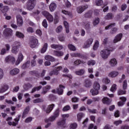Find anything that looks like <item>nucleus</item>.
I'll use <instances>...</instances> for the list:
<instances>
[{
  "label": "nucleus",
  "instance_id": "obj_56",
  "mask_svg": "<svg viewBox=\"0 0 129 129\" xmlns=\"http://www.w3.org/2000/svg\"><path fill=\"white\" fill-rule=\"evenodd\" d=\"M102 82H103V83H105V84H108V83L110 82V80L108 79V78H106L103 79Z\"/></svg>",
  "mask_w": 129,
  "mask_h": 129
},
{
  "label": "nucleus",
  "instance_id": "obj_42",
  "mask_svg": "<svg viewBox=\"0 0 129 129\" xmlns=\"http://www.w3.org/2000/svg\"><path fill=\"white\" fill-rule=\"evenodd\" d=\"M68 47L71 51H76V47L72 44H68Z\"/></svg>",
  "mask_w": 129,
  "mask_h": 129
},
{
  "label": "nucleus",
  "instance_id": "obj_48",
  "mask_svg": "<svg viewBox=\"0 0 129 129\" xmlns=\"http://www.w3.org/2000/svg\"><path fill=\"white\" fill-rule=\"evenodd\" d=\"M90 92L92 93V95H97V94H98V90H94L93 89H92L90 90Z\"/></svg>",
  "mask_w": 129,
  "mask_h": 129
},
{
  "label": "nucleus",
  "instance_id": "obj_58",
  "mask_svg": "<svg viewBox=\"0 0 129 129\" xmlns=\"http://www.w3.org/2000/svg\"><path fill=\"white\" fill-rule=\"evenodd\" d=\"M32 120H33V117H29L25 119V122H26V123H29V122H31Z\"/></svg>",
  "mask_w": 129,
  "mask_h": 129
},
{
  "label": "nucleus",
  "instance_id": "obj_37",
  "mask_svg": "<svg viewBox=\"0 0 129 129\" xmlns=\"http://www.w3.org/2000/svg\"><path fill=\"white\" fill-rule=\"evenodd\" d=\"M19 46H15L12 47V52L13 54H17L19 52Z\"/></svg>",
  "mask_w": 129,
  "mask_h": 129
},
{
  "label": "nucleus",
  "instance_id": "obj_51",
  "mask_svg": "<svg viewBox=\"0 0 129 129\" xmlns=\"http://www.w3.org/2000/svg\"><path fill=\"white\" fill-rule=\"evenodd\" d=\"M87 64L89 66H90V65H92V66H94V65H95V61L94 60L91 59L88 61Z\"/></svg>",
  "mask_w": 129,
  "mask_h": 129
},
{
  "label": "nucleus",
  "instance_id": "obj_12",
  "mask_svg": "<svg viewBox=\"0 0 129 129\" xmlns=\"http://www.w3.org/2000/svg\"><path fill=\"white\" fill-rule=\"evenodd\" d=\"M17 23L19 27H22L23 26V18L20 15L16 16Z\"/></svg>",
  "mask_w": 129,
  "mask_h": 129
},
{
  "label": "nucleus",
  "instance_id": "obj_28",
  "mask_svg": "<svg viewBox=\"0 0 129 129\" xmlns=\"http://www.w3.org/2000/svg\"><path fill=\"white\" fill-rule=\"evenodd\" d=\"M63 26L66 28V32L67 34H68L70 32L69 30V23L67 22V21H63Z\"/></svg>",
  "mask_w": 129,
  "mask_h": 129
},
{
  "label": "nucleus",
  "instance_id": "obj_6",
  "mask_svg": "<svg viewBox=\"0 0 129 129\" xmlns=\"http://www.w3.org/2000/svg\"><path fill=\"white\" fill-rule=\"evenodd\" d=\"M45 60H47L44 62L45 66H50L51 65V62L55 61V58L53 57V56L51 55H46L45 56Z\"/></svg>",
  "mask_w": 129,
  "mask_h": 129
},
{
  "label": "nucleus",
  "instance_id": "obj_31",
  "mask_svg": "<svg viewBox=\"0 0 129 129\" xmlns=\"http://www.w3.org/2000/svg\"><path fill=\"white\" fill-rule=\"evenodd\" d=\"M8 89H9V86L7 85H4V86L0 89V93H4V92H6Z\"/></svg>",
  "mask_w": 129,
  "mask_h": 129
},
{
  "label": "nucleus",
  "instance_id": "obj_5",
  "mask_svg": "<svg viewBox=\"0 0 129 129\" xmlns=\"http://www.w3.org/2000/svg\"><path fill=\"white\" fill-rule=\"evenodd\" d=\"M62 119L61 120L57 122V124L58 125V126H61V127H65L66 125H65L66 123V117H69V114H63L62 115Z\"/></svg>",
  "mask_w": 129,
  "mask_h": 129
},
{
  "label": "nucleus",
  "instance_id": "obj_20",
  "mask_svg": "<svg viewBox=\"0 0 129 129\" xmlns=\"http://www.w3.org/2000/svg\"><path fill=\"white\" fill-rule=\"evenodd\" d=\"M72 57H79L81 59H85V56L80 53H71Z\"/></svg>",
  "mask_w": 129,
  "mask_h": 129
},
{
  "label": "nucleus",
  "instance_id": "obj_35",
  "mask_svg": "<svg viewBox=\"0 0 129 129\" xmlns=\"http://www.w3.org/2000/svg\"><path fill=\"white\" fill-rule=\"evenodd\" d=\"M42 89V86H39L38 87H34L31 90V93H34L36 91H39Z\"/></svg>",
  "mask_w": 129,
  "mask_h": 129
},
{
  "label": "nucleus",
  "instance_id": "obj_3",
  "mask_svg": "<svg viewBox=\"0 0 129 129\" xmlns=\"http://www.w3.org/2000/svg\"><path fill=\"white\" fill-rule=\"evenodd\" d=\"M113 50H109L108 49H103L101 51L100 54L101 57L103 58V59H107L108 56L110 55V52H112Z\"/></svg>",
  "mask_w": 129,
  "mask_h": 129
},
{
  "label": "nucleus",
  "instance_id": "obj_16",
  "mask_svg": "<svg viewBox=\"0 0 129 129\" xmlns=\"http://www.w3.org/2000/svg\"><path fill=\"white\" fill-rule=\"evenodd\" d=\"M51 89V86L46 85L42 88V91L41 92V94L45 95L47 92H49V90Z\"/></svg>",
  "mask_w": 129,
  "mask_h": 129
},
{
  "label": "nucleus",
  "instance_id": "obj_10",
  "mask_svg": "<svg viewBox=\"0 0 129 129\" xmlns=\"http://www.w3.org/2000/svg\"><path fill=\"white\" fill-rule=\"evenodd\" d=\"M87 9H88V5L81 6L77 8V12L78 14H82Z\"/></svg>",
  "mask_w": 129,
  "mask_h": 129
},
{
  "label": "nucleus",
  "instance_id": "obj_47",
  "mask_svg": "<svg viewBox=\"0 0 129 129\" xmlns=\"http://www.w3.org/2000/svg\"><path fill=\"white\" fill-rule=\"evenodd\" d=\"M62 30H63V27H62L61 25H59L56 29V33H57V34H59V33H61V32H62Z\"/></svg>",
  "mask_w": 129,
  "mask_h": 129
},
{
  "label": "nucleus",
  "instance_id": "obj_49",
  "mask_svg": "<svg viewBox=\"0 0 129 129\" xmlns=\"http://www.w3.org/2000/svg\"><path fill=\"white\" fill-rule=\"evenodd\" d=\"M62 14H64V15H67L68 16H69V17H71L72 16V13L70 12H68L66 10H62L61 11Z\"/></svg>",
  "mask_w": 129,
  "mask_h": 129
},
{
  "label": "nucleus",
  "instance_id": "obj_54",
  "mask_svg": "<svg viewBox=\"0 0 129 129\" xmlns=\"http://www.w3.org/2000/svg\"><path fill=\"white\" fill-rule=\"evenodd\" d=\"M55 96L53 94H49L48 95V99L50 101H53V100L55 99Z\"/></svg>",
  "mask_w": 129,
  "mask_h": 129
},
{
  "label": "nucleus",
  "instance_id": "obj_1",
  "mask_svg": "<svg viewBox=\"0 0 129 129\" xmlns=\"http://www.w3.org/2000/svg\"><path fill=\"white\" fill-rule=\"evenodd\" d=\"M60 115V110L59 108L56 109V110L53 112V115L49 117L48 119H45V122H49V121H54L57 117H58Z\"/></svg>",
  "mask_w": 129,
  "mask_h": 129
},
{
  "label": "nucleus",
  "instance_id": "obj_45",
  "mask_svg": "<svg viewBox=\"0 0 129 129\" xmlns=\"http://www.w3.org/2000/svg\"><path fill=\"white\" fill-rule=\"evenodd\" d=\"M4 4H6V5H9V6H14V2L12 0L4 1Z\"/></svg>",
  "mask_w": 129,
  "mask_h": 129
},
{
  "label": "nucleus",
  "instance_id": "obj_44",
  "mask_svg": "<svg viewBox=\"0 0 129 129\" xmlns=\"http://www.w3.org/2000/svg\"><path fill=\"white\" fill-rule=\"evenodd\" d=\"M99 46V42L98 40H96L95 42L94 45L93 46V50H97V48H98Z\"/></svg>",
  "mask_w": 129,
  "mask_h": 129
},
{
  "label": "nucleus",
  "instance_id": "obj_14",
  "mask_svg": "<svg viewBox=\"0 0 129 129\" xmlns=\"http://www.w3.org/2000/svg\"><path fill=\"white\" fill-rule=\"evenodd\" d=\"M15 61H16L15 57L11 55L7 56L5 58V62L7 63H15Z\"/></svg>",
  "mask_w": 129,
  "mask_h": 129
},
{
  "label": "nucleus",
  "instance_id": "obj_41",
  "mask_svg": "<svg viewBox=\"0 0 129 129\" xmlns=\"http://www.w3.org/2000/svg\"><path fill=\"white\" fill-rule=\"evenodd\" d=\"M92 11H89L87 13L84 14L85 18H91L92 16Z\"/></svg>",
  "mask_w": 129,
  "mask_h": 129
},
{
  "label": "nucleus",
  "instance_id": "obj_23",
  "mask_svg": "<svg viewBox=\"0 0 129 129\" xmlns=\"http://www.w3.org/2000/svg\"><path fill=\"white\" fill-rule=\"evenodd\" d=\"M55 107V104H51L50 105H49L46 108V110H45L46 113H50L51 111L53 110V109Z\"/></svg>",
  "mask_w": 129,
  "mask_h": 129
},
{
  "label": "nucleus",
  "instance_id": "obj_33",
  "mask_svg": "<svg viewBox=\"0 0 129 129\" xmlns=\"http://www.w3.org/2000/svg\"><path fill=\"white\" fill-rule=\"evenodd\" d=\"M47 49H48V43H45L43 45V47L41 48V53L43 54V53H45V52L47 51Z\"/></svg>",
  "mask_w": 129,
  "mask_h": 129
},
{
  "label": "nucleus",
  "instance_id": "obj_30",
  "mask_svg": "<svg viewBox=\"0 0 129 129\" xmlns=\"http://www.w3.org/2000/svg\"><path fill=\"white\" fill-rule=\"evenodd\" d=\"M84 73H85V70L84 69H81L79 71H77L75 72V74H76V75H78L79 76L83 75Z\"/></svg>",
  "mask_w": 129,
  "mask_h": 129
},
{
  "label": "nucleus",
  "instance_id": "obj_39",
  "mask_svg": "<svg viewBox=\"0 0 129 129\" xmlns=\"http://www.w3.org/2000/svg\"><path fill=\"white\" fill-rule=\"evenodd\" d=\"M117 64V61L115 58H112L110 61V65L111 66H115Z\"/></svg>",
  "mask_w": 129,
  "mask_h": 129
},
{
  "label": "nucleus",
  "instance_id": "obj_8",
  "mask_svg": "<svg viewBox=\"0 0 129 129\" xmlns=\"http://www.w3.org/2000/svg\"><path fill=\"white\" fill-rule=\"evenodd\" d=\"M42 14L44 17H45L48 22H53V21H54L53 16H52V15H51L48 11H44L42 12Z\"/></svg>",
  "mask_w": 129,
  "mask_h": 129
},
{
  "label": "nucleus",
  "instance_id": "obj_24",
  "mask_svg": "<svg viewBox=\"0 0 129 129\" xmlns=\"http://www.w3.org/2000/svg\"><path fill=\"white\" fill-rule=\"evenodd\" d=\"M53 54L54 56H56V57H61V56L64 55V52L62 51L54 50Z\"/></svg>",
  "mask_w": 129,
  "mask_h": 129
},
{
  "label": "nucleus",
  "instance_id": "obj_19",
  "mask_svg": "<svg viewBox=\"0 0 129 129\" xmlns=\"http://www.w3.org/2000/svg\"><path fill=\"white\" fill-rule=\"evenodd\" d=\"M122 38V33H119L117 34L114 38L113 40V43H117V42H119L121 38Z\"/></svg>",
  "mask_w": 129,
  "mask_h": 129
},
{
  "label": "nucleus",
  "instance_id": "obj_17",
  "mask_svg": "<svg viewBox=\"0 0 129 129\" xmlns=\"http://www.w3.org/2000/svg\"><path fill=\"white\" fill-rule=\"evenodd\" d=\"M23 60H24V55H23V53H20L18 55V57L15 63V65H19V64H20V63H21Z\"/></svg>",
  "mask_w": 129,
  "mask_h": 129
},
{
  "label": "nucleus",
  "instance_id": "obj_61",
  "mask_svg": "<svg viewBox=\"0 0 129 129\" xmlns=\"http://www.w3.org/2000/svg\"><path fill=\"white\" fill-rule=\"evenodd\" d=\"M77 127V123H74L70 125V129H76Z\"/></svg>",
  "mask_w": 129,
  "mask_h": 129
},
{
  "label": "nucleus",
  "instance_id": "obj_11",
  "mask_svg": "<svg viewBox=\"0 0 129 129\" xmlns=\"http://www.w3.org/2000/svg\"><path fill=\"white\" fill-rule=\"evenodd\" d=\"M84 86L86 88H90L92 86V82L89 79L85 80L84 82Z\"/></svg>",
  "mask_w": 129,
  "mask_h": 129
},
{
  "label": "nucleus",
  "instance_id": "obj_52",
  "mask_svg": "<svg viewBox=\"0 0 129 129\" xmlns=\"http://www.w3.org/2000/svg\"><path fill=\"white\" fill-rule=\"evenodd\" d=\"M1 11L2 12V13H7V12H8V11H9V7L8 6H4L2 9Z\"/></svg>",
  "mask_w": 129,
  "mask_h": 129
},
{
  "label": "nucleus",
  "instance_id": "obj_27",
  "mask_svg": "<svg viewBox=\"0 0 129 129\" xmlns=\"http://www.w3.org/2000/svg\"><path fill=\"white\" fill-rule=\"evenodd\" d=\"M93 87L95 90H99L100 89V84L97 82H95Z\"/></svg>",
  "mask_w": 129,
  "mask_h": 129
},
{
  "label": "nucleus",
  "instance_id": "obj_4",
  "mask_svg": "<svg viewBox=\"0 0 129 129\" xmlns=\"http://www.w3.org/2000/svg\"><path fill=\"white\" fill-rule=\"evenodd\" d=\"M36 3V0H28L26 5L27 9L28 11H32L35 8Z\"/></svg>",
  "mask_w": 129,
  "mask_h": 129
},
{
  "label": "nucleus",
  "instance_id": "obj_36",
  "mask_svg": "<svg viewBox=\"0 0 129 129\" xmlns=\"http://www.w3.org/2000/svg\"><path fill=\"white\" fill-rule=\"evenodd\" d=\"M30 61L29 60L24 63L22 66V69H27V68H29V67H30Z\"/></svg>",
  "mask_w": 129,
  "mask_h": 129
},
{
  "label": "nucleus",
  "instance_id": "obj_25",
  "mask_svg": "<svg viewBox=\"0 0 129 129\" xmlns=\"http://www.w3.org/2000/svg\"><path fill=\"white\" fill-rule=\"evenodd\" d=\"M102 102L104 104H107V105H109L111 103V100L107 97H104L102 99Z\"/></svg>",
  "mask_w": 129,
  "mask_h": 129
},
{
  "label": "nucleus",
  "instance_id": "obj_57",
  "mask_svg": "<svg viewBox=\"0 0 129 129\" xmlns=\"http://www.w3.org/2000/svg\"><path fill=\"white\" fill-rule=\"evenodd\" d=\"M116 32H117V28L114 27L113 28H112L111 31H110V34L113 35V34H115Z\"/></svg>",
  "mask_w": 129,
  "mask_h": 129
},
{
  "label": "nucleus",
  "instance_id": "obj_40",
  "mask_svg": "<svg viewBox=\"0 0 129 129\" xmlns=\"http://www.w3.org/2000/svg\"><path fill=\"white\" fill-rule=\"evenodd\" d=\"M33 103H40L41 102H44V99L42 98H37L33 101Z\"/></svg>",
  "mask_w": 129,
  "mask_h": 129
},
{
  "label": "nucleus",
  "instance_id": "obj_34",
  "mask_svg": "<svg viewBox=\"0 0 129 129\" xmlns=\"http://www.w3.org/2000/svg\"><path fill=\"white\" fill-rule=\"evenodd\" d=\"M19 72H20V70L15 68L10 71V74L11 75H16Z\"/></svg>",
  "mask_w": 129,
  "mask_h": 129
},
{
  "label": "nucleus",
  "instance_id": "obj_2",
  "mask_svg": "<svg viewBox=\"0 0 129 129\" xmlns=\"http://www.w3.org/2000/svg\"><path fill=\"white\" fill-rule=\"evenodd\" d=\"M29 74L35 76L37 78H40V77L43 78L46 74V70H43L41 74L38 71H31L29 72Z\"/></svg>",
  "mask_w": 129,
  "mask_h": 129
},
{
  "label": "nucleus",
  "instance_id": "obj_64",
  "mask_svg": "<svg viewBox=\"0 0 129 129\" xmlns=\"http://www.w3.org/2000/svg\"><path fill=\"white\" fill-rule=\"evenodd\" d=\"M72 102H78L79 101V98L75 97L72 99Z\"/></svg>",
  "mask_w": 129,
  "mask_h": 129
},
{
  "label": "nucleus",
  "instance_id": "obj_18",
  "mask_svg": "<svg viewBox=\"0 0 129 129\" xmlns=\"http://www.w3.org/2000/svg\"><path fill=\"white\" fill-rule=\"evenodd\" d=\"M52 49H55V50H62L63 49V45L59 44H53L50 45Z\"/></svg>",
  "mask_w": 129,
  "mask_h": 129
},
{
  "label": "nucleus",
  "instance_id": "obj_7",
  "mask_svg": "<svg viewBox=\"0 0 129 129\" xmlns=\"http://www.w3.org/2000/svg\"><path fill=\"white\" fill-rule=\"evenodd\" d=\"M39 46V41L37 39V38L35 37H33L30 42V46L31 48H36V47H38Z\"/></svg>",
  "mask_w": 129,
  "mask_h": 129
},
{
  "label": "nucleus",
  "instance_id": "obj_38",
  "mask_svg": "<svg viewBox=\"0 0 129 129\" xmlns=\"http://www.w3.org/2000/svg\"><path fill=\"white\" fill-rule=\"evenodd\" d=\"M85 62L83 60H81L80 59H77L76 61L74 62V64L76 66H78L80 64H84Z\"/></svg>",
  "mask_w": 129,
  "mask_h": 129
},
{
  "label": "nucleus",
  "instance_id": "obj_63",
  "mask_svg": "<svg viewBox=\"0 0 129 129\" xmlns=\"http://www.w3.org/2000/svg\"><path fill=\"white\" fill-rule=\"evenodd\" d=\"M70 108H71V107H70V106H69V105H67V106H64V107L63 108L62 111H68V110H70Z\"/></svg>",
  "mask_w": 129,
  "mask_h": 129
},
{
  "label": "nucleus",
  "instance_id": "obj_22",
  "mask_svg": "<svg viewBox=\"0 0 129 129\" xmlns=\"http://www.w3.org/2000/svg\"><path fill=\"white\" fill-rule=\"evenodd\" d=\"M93 43V38H91L88 39L85 43V46L86 48H89L91 44Z\"/></svg>",
  "mask_w": 129,
  "mask_h": 129
},
{
  "label": "nucleus",
  "instance_id": "obj_29",
  "mask_svg": "<svg viewBox=\"0 0 129 129\" xmlns=\"http://www.w3.org/2000/svg\"><path fill=\"white\" fill-rule=\"evenodd\" d=\"M114 15L111 13H108L104 17L105 20H112Z\"/></svg>",
  "mask_w": 129,
  "mask_h": 129
},
{
  "label": "nucleus",
  "instance_id": "obj_26",
  "mask_svg": "<svg viewBox=\"0 0 129 129\" xmlns=\"http://www.w3.org/2000/svg\"><path fill=\"white\" fill-rule=\"evenodd\" d=\"M33 87V85L30 83H27V84H24L23 86V89L25 91H28L30 88H32Z\"/></svg>",
  "mask_w": 129,
  "mask_h": 129
},
{
  "label": "nucleus",
  "instance_id": "obj_13",
  "mask_svg": "<svg viewBox=\"0 0 129 129\" xmlns=\"http://www.w3.org/2000/svg\"><path fill=\"white\" fill-rule=\"evenodd\" d=\"M4 34L6 37H11V36H13V30L10 28H7L4 31Z\"/></svg>",
  "mask_w": 129,
  "mask_h": 129
},
{
  "label": "nucleus",
  "instance_id": "obj_50",
  "mask_svg": "<svg viewBox=\"0 0 129 129\" xmlns=\"http://www.w3.org/2000/svg\"><path fill=\"white\" fill-rule=\"evenodd\" d=\"M96 6H98V7L100 6H102L103 5V1L102 0H97L95 2Z\"/></svg>",
  "mask_w": 129,
  "mask_h": 129
},
{
  "label": "nucleus",
  "instance_id": "obj_15",
  "mask_svg": "<svg viewBox=\"0 0 129 129\" xmlns=\"http://www.w3.org/2000/svg\"><path fill=\"white\" fill-rule=\"evenodd\" d=\"M65 89V86L62 85H59V88L56 89V93H57L58 95H63V93L64 92L63 89Z\"/></svg>",
  "mask_w": 129,
  "mask_h": 129
},
{
  "label": "nucleus",
  "instance_id": "obj_53",
  "mask_svg": "<svg viewBox=\"0 0 129 129\" xmlns=\"http://www.w3.org/2000/svg\"><path fill=\"white\" fill-rule=\"evenodd\" d=\"M116 89V85L113 84L110 88V91H111V92H115Z\"/></svg>",
  "mask_w": 129,
  "mask_h": 129
},
{
  "label": "nucleus",
  "instance_id": "obj_55",
  "mask_svg": "<svg viewBox=\"0 0 129 129\" xmlns=\"http://www.w3.org/2000/svg\"><path fill=\"white\" fill-rule=\"evenodd\" d=\"M42 25L44 28H47L48 27V23H47V20L46 19H44L43 21Z\"/></svg>",
  "mask_w": 129,
  "mask_h": 129
},
{
  "label": "nucleus",
  "instance_id": "obj_21",
  "mask_svg": "<svg viewBox=\"0 0 129 129\" xmlns=\"http://www.w3.org/2000/svg\"><path fill=\"white\" fill-rule=\"evenodd\" d=\"M49 9L50 12H54L57 9V4L54 2L51 3L49 6Z\"/></svg>",
  "mask_w": 129,
  "mask_h": 129
},
{
  "label": "nucleus",
  "instance_id": "obj_9",
  "mask_svg": "<svg viewBox=\"0 0 129 129\" xmlns=\"http://www.w3.org/2000/svg\"><path fill=\"white\" fill-rule=\"evenodd\" d=\"M61 69H62L61 66L55 67L53 70L49 73V75L50 76H53V75L57 76L59 74V71H60Z\"/></svg>",
  "mask_w": 129,
  "mask_h": 129
},
{
  "label": "nucleus",
  "instance_id": "obj_32",
  "mask_svg": "<svg viewBox=\"0 0 129 129\" xmlns=\"http://www.w3.org/2000/svg\"><path fill=\"white\" fill-rule=\"evenodd\" d=\"M117 75H118V72L116 71H113L109 74V77L113 78L114 77H116Z\"/></svg>",
  "mask_w": 129,
  "mask_h": 129
},
{
  "label": "nucleus",
  "instance_id": "obj_60",
  "mask_svg": "<svg viewBox=\"0 0 129 129\" xmlns=\"http://www.w3.org/2000/svg\"><path fill=\"white\" fill-rule=\"evenodd\" d=\"M88 110L90 113H93L95 114L96 113V112L97 111V110L96 109H93V110H91V109L88 108Z\"/></svg>",
  "mask_w": 129,
  "mask_h": 129
},
{
  "label": "nucleus",
  "instance_id": "obj_43",
  "mask_svg": "<svg viewBox=\"0 0 129 129\" xmlns=\"http://www.w3.org/2000/svg\"><path fill=\"white\" fill-rule=\"evenodd\" d=\"M83 116H84V114L82 112L79 113L77 114V118H78V121H80V120H81V119L82 118V117H83Z\"/></svg>",
  "mask_w": 129,
  "mask_h": 129
},
{
  "label": "nucleus",
  "instance_id": "obj_59",
  "mask_svg": "<svg viewBox=\"0 0 129 129\" xmlns=\"http://www.w3.org/2000/svg\"><path fill=\"white\" fill-rule=\"evenodd\" d=\"M99 21H100L99 18L96 19L93 22L94 26H96V25H98V24H99Z\"/></svg>",
  "mask_w": 129,
  "mask_h": 129
},
{
  "label": "nucleus",
  "instance_id": "obj_62",
  "mask_svg": "<svg viewBox=\"0 0 129 129\" xmlns=\"http://www.w3.org/2000/svg\"><path fill=\"white\" fill-rule=\"evenodd\" d=\"M126 92L125 91L119 90V91H118V95H123V94H125Z\"/></svg>",
  "mask_w": 129,
  "mask_h": 129
},
{
  "label": "nucleus",
  "instance_id": "obj_46",
  "mask_svg": "<svg viewBox=\"0 0 129 129\" xmlns=\"http://www.w3.org/2000/svg\"><path fill=\"white\" fill-rule=\"evenodd\" d=\"M16 36L18 38H24V37H25V35H24V34L19 31L16 32Z\"/></svg>",
  "mask_w": 129,
  "mask_h": 129
}]
</instances>
